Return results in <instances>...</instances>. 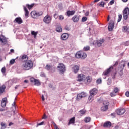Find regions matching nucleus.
Listing matches in <instances>:
<instances>
[{"label":"nucleus","instance_id":"nucleus-22","mask_svg":"<svg viewBox=\"0 0 129 129\" xmlns=\"http://www.w3.org/2000/svg\"><path fill=\"white\" fill-rule=\"evenodd\" d=\"M31 16L33 19H37V11H32L31 13Z\"/></svg>","mask_w":129,"mask_h":129},{"label":"nucleus","instance_id":"nucleus-6","mask_svg":"<svg viewBox=\"0 0 129 129\" xmlns=\"http://www.w3.org/2000/svg\"><path fill=\"white\" fill-rule=\"evenodd\" d=\"M0 42L1 43L6 45V44H8V38L5 36H4V35H0Z\"/></svg>","mask_w":129,"mask_h":129},{"label":"nucleus","instance_id":"nucleus-42","mask_svg":"<svg viewBox=\"0 0 129 129\" xmlns=\"http://www.w3.org/2000/svg\"><path fill=\"white\" fill-rule=\"evenodd\" d=\"M84 51H89L90 50V47L89 46H87L84 47Z\"/></svg>","mask_w":129,"mask_h":129},{"label":"nucleus","instance_id":"nucleus-36","mask_svg":"<svg viewBox=\"0 0 129 129\" xmlns=\"http://www.w3.org/2000/svg\"><path fill=\"white\" fill-rule=\"evenodd\" d=\"M81 56H82V53L80 52H78L75 55L76 58H81Z\"/></svg>","mask_w":129,"mask_h":129},{"label":"nucleus","instance_id":"nucleus-44","mask_svg":"<svg viewBox=\"0 0 129 129\" xmlns=\"http://www.w3.org/2000/svg\"><path fill=\"white\" fill-rule=\"evenodd\" d=\"M6 105H7V103H5L4 102H1L2 107H6Z\"/></svg>","mask_w":129,"mask_h":129},{"label":"nucleus","instance_id":"nucleus-29","mask_svg":"<svg viewBox=\"0 0 129 129\" xmlns=\"http://www.w3.org/2000/svg\"><path fill=\"white\" fill-rule=\"evenodd\" d=\"M98 6L99 7H101V8H104V6H105V3L103 1H102L98 4Z\"/></svg>","mask_w":129,"mask_h":129},{"label":"nucleus","instance_id":"nucleus-4","mask_svg":"<svg viewBox=\"0 0 129 129\" xmlns=\"http://www.w3.org/2000/svg\"><path fill=\"white\" fill-rule=\"evenodd\" d=\"M129 15V9L128 8H126L124 9L123 12V16L124 20H127V18H128Z\"/></svg>","mask_w":129,"mask_h":129},{"label":"nucleus","instance_id":"nucleus-60","mask_svg":"<svg viewBox=\"0 0 129 129\" xmlns=\"http://www.w3.org/2000/svg\"><path fill=\"white\" fill-rule=\"evenodd\" d=\"M125 95H126V96H127V97H129V92L128 91H127L125 93Z\"/></svg>","mask_w":129,"mask_h":129},{"label":"nucleus","instance_id":"nucleus-63","mask_svg":"<svg viewBox=\"0 0 129 129\" xmlns=\"http://www.w3.org/2000/svg\"><path fill=\"white\" fill-rule=\"evenodd\" d=\"M129 45V42L126 41L125 43V46H128Z\"/></svg>","mask_w":129,"mask_h":129},{"label":"nucleus","instance_id":"nucleus-38","mask_svg":"<svg viewBox=\"0 0 129 129\" xmlns=\"http://www.w3.org/2000/svg\"><path fill=\"white\" fill-rule=\"evenodd\" d=\"M26 7H27L29 10H31V9H33V7H34V4H31L30 5L29 4H27L26 5Z\"/></svg>","mask_w":129,"mask_h":129},{"label":"nucleus","instance_id":"nucleus-27","mask_svg":"<svg viewBox=\"0 0 129 129\" xmlns=\"http://www.w3.org/2000/svg\"><path fill=\"white\" fill-rule=\"evenodd\" d=\"M80 113V115L81 116H83V115H84L86 113V110L84 109L81 110L79 111Z\"/></svg>","mask_w":129,"mask_h":129},{"label":"nucleus","instance_id":"nucleus-16","mask_svg":"<svg viewBox=\"0 0 129 129\" xmlns=\"http://www.w3.org/2000/svg\"><path fill=\"white\" fill-rule=\"evenodd\" d=\"M6 88H7V87L5 85L0 86V95H2L3 93H5L6 92Z\"/></svg>","mask_w":129,"mask_h":129},{"label":"nucleus","instance_id":"nucleus-51","mask_svg":"<svg viewBox=\"0 0 129 129\" xmlns=\"http://www.w3.org/2000/svg\"><path fill=\"white\" fill-rule=\"evenodd\" d=\"M53 17L55 20H57V19H58V14H57V13H55L53 15Z\"/></svg>","mask_w":129,"mask_h":129},{"label":"nucleus","instance_id":"nucleus-53","mask_svg":"<svg viewBox=\"0 0 129 129\" xmlns=\"http://www.w3.org/2000/svg\"><path fill=\"white\" fill-rule=\"evenodd\" d=\"M59 20H60V21H61V20H64V16L62 15H60L59 16Z\"/></svg>","mask_w":129,"mask_h":129},{"label":"nucleus","instance_id":"nucleus-28","mask_svg":"<svg viewBox=\"0 0 129 129\" xmlns=\"http://www.w3.org/2000/svg\"><path fill=\"white\" fill-rule=\"evenodd\" d=\"M56 31L58 33H61L62 32V28L60 25H57L56 27Z\"/></svg>","mask_w":129,"mask_h":129},{"label":"nucleus","instance_id":"nucleus-5","mask_svg":"<svg viewBox=\"0 0 129 129\" xmlns=\"http://www.w3.org/2000/svg\"><path fill=\"white\" fill-rule=\"evenodd\" d=\"M30 82H31L32 83H34V85H35L36 86H40V85H41V83L40 82V81L34 78H30Z\"/></svg>","mask_w":129,"mask_h":129},{"label":"nucleus","instance_id":"nucleus-41","mask_svg":"<svg viewBox=\"0 0 129 129\" xmlns=\"http://www.w3.org/2000/svg\"><path fill=\"white\" fill-rule=\"evenodd\" d=\"M101 82H102V80H101V78L97 79L96 81L97 84H101Z\"/></svg>","mask_w":129,"mask_h":129},{"label":"nucleus","instance_id":"nucleus-15","mask_svg":"<svg viewBox=\"0 0 129 129\" xmlns=\"http://www.w3.org/2000/svg\"><path fill=\"white\" fill-rule=\"evenodd\" d=\"M61 40L62 41H66V40H67L68 38H69V34L68 33H63L60 37Z\"/></svg>","mask_w":129,"mask_h":129},{"label":"nucleus","instance_id":"nucleus-46","mask_svg":"<svg viewBox=\"0 0 129 129\" xmlns=\"http://www.w3.org/2000/svg\"><path fill=\"white\" fill-rule=\"evenodd\" d=\"M44 123H45V121H42V122H41L40 123H38V124H37L36 126H37V127H38V126L39 125H43V124H44Z\"/></svg>","mask_w":129,"mask_h":129},{"label":"nucleus","instance_id":"nucleus-26","mask_svg":"<svg viewBox=\"0 0 129 129\" xmlns=\"http://www.w3.org/2000/svg\"><path fill=\"white\" fill-rule=\"evenodd\" d=\"M86 79L87 80V82L88 83H90L91 82H92V77L91 76H87L86 78Z\"/></svg>","mask_w":129,"mask_h":129},{"label":"nucleus","instance_id":"nucleus-2","mask_svg":"<svg viewBox=\"0 0 129 129\" xmlns=\"http://www.w3.org/2000/svg\"><path fill=\"white\" fill-rule=\"evenodd\" d=\"M97 92H98V90L96 88H93L90 91V96L88 98V100L91 102L93 100V97H94L95 95L97 94Z\"/></svg>","mask_w":129,"mask_h":129},{"label":"nucleus","instance_id":"nucleus-59","mask_svg":"<svg viewBox=\"0 0 129 129\" xmlns=\"http://www.w3.org/2000/svg\"><path fill=\"white\" fill-rule=\"evenodd\" d=\"M41 99H42V101H45V98L44 97V95H42Z\"/></svg>","mask_w":129,"mask_h":129},{"label":"nucleus","instance_id":"nucleus-55","mask_svg":"<svg viewBox=\"0 0 129 129\" xmlns=\"http://www.w3.org/2000/svg\"><path fill=\"white\" fill-rule=\"evenodd\" d=\"M69 28H70V26H68V25H67L66 27H65V29L66 30H67V31H69V30H70V29H69Z\"/></svg>","mask_w":129,"mask_h":129},{"label":"nucleus","instance_id":"nucleus-58","mask_svg":"<svg viewBox=\"0 0 129 129\" xmlns=\"http://www.w3.org/2000/svg\"><path fill=\"white\" fill-rule=\"evenodd\" d=\"M12 106H13V107H14V108H16V102H14L12 104Z\"/></svg>","mask_w":129,"mask_h":129},{"label":"nucleus","instance_id":"nucleus-14","mask_svg":"<svg viewBox=\"0 0 129 129\" xmlns=\"http://www.w3.org/2000/svg\"><path fill=\"white\" fill-rule=\"evenodd\" d=\"M20 59L22 62H26L28 61L29 59V56H28V55L26 54H24L22 55V57H20Z\"/></svg>","mask_w":129,"mask_h":129},{"label":"nucleus","instance_id":"nucleus-24","mask_svg":"<svg viewBox=\"0 0 129 129\" xmlns=\"http://www.w3.org/2000/svg\"><path fill=\"white\" fill-rule=\"evenodd\" d=\"M72 123H75V117H73L70 119L68 125H70V124H72Z\"/></svg>","mask_w":129,"mask_h":129},{"label":"nucleus","instance_id":"nucleus-9","mask_svg":"<svg viewBox=\"0 0 129 129\" xmlns=\"http://www.w3.org/2000/svg\"><path fill=\"white\" fill-rule=\"evenodd\" d=\"M51 21L52 19L51 18V16L48 15H47L43 19V22H44L45 24H50Z\"/></svg>","mask_w":129,"mask_h":129},{"label":"nucleus","instance_id":"nucleus-12","mask_svg":"<svg viewBox=\"0 0 129 129\" xmlns=\"http://www.w3.org/2000/svg\"><path fill=\"white\" fill-rule=\"evenodd\" d=\"M116 112L118 115H122L124 112H125V109H118L116 110Z\"/></svg>","mask_w":129,"mask_h":129},{"label":"nucleus","instance_id":"nucleus-18","mask_svg":"<svg viewBox=\"0 0 129 129\" xmlns=\"http://www.w3.org/2000/svg\"><path fill=\"white\" fill-rule=\"evenodd\" d=\"M14 23H17V24H19L20 25L22 24V23H23V20H22V18H21V17H17L14 21Z\"/></svg>","mask_w":129,"mask_h":129},{"label":"nucleus","instance_id":"nucleus-54","mask_svg":"<svg viewBox=\"0 0 129 129\" xmlns=\"http://www.w3.org/2000/svg\"><path fill=\"white\" fill-rule=\"evenodd\" d=\"M108 85H110L111 84V80H108L107 81Z\"/></svg>","mask_w":129,"mask_h":129},{"label":"nucleus","instance_id":"nucleus-8","mask_svg":"<svg viewBox=\"0 0 129 129\" xmlns=\"http://www.w3.org/2000/svg\"><path fill=\"white\" fill-rule=\"evenodd\" d=\"M83 97H86V93L84 92H82V93L77 95L76 100H80V99H81V98H83Z\"/></svg>","mask_w":129,"mask_h":129},{"label":"nucleus","instance_id":"nucleus-48","mask_svg":"<svg viewBox=\"0 0 129 129\" xmlns=\"http://www.w3.org/2000/svg\"><path fill=\"white\" fill-rule=\"evenodd\" d=\"M115 93H115V92L113 91V92H112L110 94V96H111V97L115 96Z\"/></svg>","mask_w":129,"mask_h":129},{"label":"nucleus","instance_id":"nucleus-50","mask_svg":"<svg viewBox=\"0 0 129 129\" xmlns=\"http://www.w3.org/2000/svg\"><path fill=\"white\" fill-rule=\"evenodd\" d=\"M124 67H125V63H123L121 65L120 69L123 70Z\"/></svg>","mask_w":129,"mask_h":129},{"label":"nucleus","instance_id":"nucleus-45","mask_svg":"<svg viewBox=\"0 0 129 129\" xmlns=\"http://www.w3.org/2000/svg\"><path fill=\"white\" fill-rule=\"evenodd\" d=\"M87 21V17H84L82 18V22L84 23V22H86Z\"/></svg>","mask_w":129,"mask_h":129},{"label":"nucleus","instance_id":"nucleus-10","mask_svg":"<svg viewBox=\"0 0 129 129\" xmlns=\"http://www.w3.org/2000/svg\"><path fill=\"white\" fill-rule=\"evenodd\" d=\"M45 69L48 71H51V72H55V67H53V66L50 64H47L45 66Z\"/></svg>","mask_w":129,"mask_h":129},{"label":"nucleus","instance_id":"nucleus-62","mask_svg":"<svg viewBox=\"0 0 129 129\" xmlns=\"http://www.w3.org/2000/svg\"><path fill=\"white\" fill-rule=\"evenodd\" d=\"M1 125H2V126H5L6 125V123H5L4 122H2Z\"/></svg>","mask_w":129,"mask_h":129},{"label":"nucleus","instance_id":"nucleus-1","mask_svg":"<svg viewBox=\"0 0 129 129\" xmlns=\"http://www.w3.org/2000/svg\"><path fill=\"white\" fill-rule=\"evenodd\" d=\"M34 67V62L31 60H28L25 61L22 66L23 70H30L33 69Z\"/></svg>","mask_w":129,"mask_h":129},{"label":"nucleus","instance_id":"nucleus-11","mask_svg":"<svg viewBox=\"0 0 129 129\" xmlns=\"http://www.w3.org/2000/svg\"><path fill=\"white\" fill-rule=\"evenodd\" d=\"M85 79V75L83 74H78L77 77V81H79V82H81V81H83Z\"/></svg>","mask_w":129,"mask_h":129},{"label":"nucleus","instance_id":"nucleus-13","mask_svg":"<svg viewBox=\"0 0 129 129\" xmlns=\"http://www.w3.org/2000/svg\"><path fill=\"white\" fill-rule=\"evenodd\" d=\"M111 69H113V68L111 67L109 68L103 73L102 75L104 76H107V75L111 72Z\"/></svg>","mask_w":129,"mask_h":129},{"label":"nucleus","instance_id":"nucleus-52","mask_svg":"<svg viewBox=\"0 0 129 129\" xmlns=\"http://www.w3.org/2000/svg\"><path fill=\"white\" fill-rule=\"evenodd\" d=\"M113 4H114V0H111L109 3V5L110 6H112V5H113Z\"/></svg>","mask_w":129,"mask_h":129},{"label":"nucleus","instance_id":"nucleus-57","mask_svg":"<svg viewBox=\"0 0 129 129\" xmlns=\"http://www.w3.org/2000/svg\"><path fill=\"white\" fill-rule=\"evenodd\" d=\"M98 103H101L102 102V99H98Z\"/></svg>","mask_w":129,"mask_h":129},{"label":"nucleus","instance_id":"nucleus-32","mask_svg":"<svg viewBox=\"0 0 129 129\" xmlns=\"http://www.w3.org/2000/svg\"><path fill=\"white\" fill-rule=\"evenodd\" d=\"M6 71H7V69H6V67H4L2 68L1 72L3 74V75H6Z\"/></svg>","mask_w":129,"mask_h":129},{"label":"nucleus","instance_id":"nucleus-31","mask_svg":"<svg viewBox=\"0 0 129 129\" xmlns=\"http://www.w3.org/2000/svg\"><path fill=\"white\" fill-rule=\"evenodd\" d=\"M24 12H25V16L26 17H28V16H29V11H28V9L26 8V7H24Z\"/></svg>","mask_w":129,"mask_h":129},{"label":"nucleus","instance_id":"nucleus-23","mask_svg":"<svg viewBox=\"0 0 129 129\" xmlns=\"http://www.w3.org/2000/svg\"><path fill=\"white\" fill-rule=\"evenodd\" d=\"M72 20L74 23H77L79 21V16L75 15L72 18Z\"/></svg>","mask_w":129,"mask_h":129},{"label":"nucleus","instance_id":"nucleus-39","mask_svg":"<svg viewBox=\"0 0 129 129\" xmlns=\"http://www.w3.org/2000/svg\"><path fill=\"white\" fill-rule=\"evenodd\" d=\"M121 19H122V15L120 14L118 15L117 22L119 23V22H120V21H121Z\"/></svg>","mask_w":129,"mask_h":129},{"label":"nucleus","instance_id":"nucleus-64","mask_svg":"<svg viewBox=\"0 0 129 129\" xmlns=\"http://www.w3.org/2000/svg\"><path fill=\"white\" fill-rule=\"evenodd\" d=\"M118 127H119L118 125H116V126H115L114 128L115 129H118Z\"/></svg>","mask_w":129,"mask_h":129},{"label":"nucleus","instance_id":"nucleus-3","mask_svg":"<svg viewBox=\"0 0 129 129\" xmlns=\"http://www.w3.org/2000/svg\"><path fill=\"white\" fill-rule=\"evenodd\" d=\"M57 68L60 74H64V72L66 71V68L64 64L62 63H59L58 66H57Z\"/></svg>","mask_w":129,"mask_h":129},{"label":"nucleus","instance_id":"nucleus-34","mask_svg":"<svg viewBox=\"0 0 129 129\" xmlns=\"http://www.w3.org/2000/svg\"><path fill=\"white\" fill-rule=\"evenodd\" d=\"M91 120V118L90 117H86L84 119V121L86 123L89 122Z\"/></svg>","mask_w":129,"mask_h":129},{"label":"nucleus","instance_id":"nucleus-40","mask_svg":"<svg viewBox=\"0 0 129 129\" xmlns=\"http://www.w3.org/2000/svg\"><path fill=\"white\" fill-rule=\"evenodd\" d=\"M87 57V55L85 53H82L81 58L83 59H85Z\"/></svg>","mask_w":129,"mask_h":129},{"label":"nucleus","instance_id":"nucleus-17","mask_svg":"<svg viewBox=\"0 0 129 129\" xmlns=\"http://www.w3.org/2000/svg\"><path fill=\"white\" fill-rule=\"evenodd\" d=\"M72 70L75 74L78 73V72L79 71V66L75 65L72 68Z\"/></svg>","mask_w":129,"mask_h":129},{"label":"nucleus","instance_id":"nucleus-43","mask_svg":"<svg viewBox=\"0 0 129 129\" xmlns=\"http://www.w3.org/2000/svg\"><path fill=\"white\" fill-rule=\"evenodd\" d=\"M15 62H16V59H12L10 60V64H11V65H13V64H14L15 63Z\"/></svg>","mask_w":129,"mask_h":129},{"label":"nucleus","instance_id":"nucleus-7","mask_svg":"<svg viewBox=\"0 0 129 129\" xmlns=\"http://www.w3.org/2000/svg\"><path fill=\"white\" fill-rule=\"evenodd\" d=\"M104 106L101 108V110L103 111H105V110H107L108 109V105H109V102L107 101H105L103 102Z\"/></svg>","mask_w":129,"mask_h":129},{"label":"nucleus","instance_id":"nucleus-61","mask_svg":"<svg viewBox=\"0 0 129 129\" xmlns=\"http://www.w3.org/2000/svg\"><path fill=\"white\" fill-rule=\"evenodd\" d=\"M115 75H116V73L113 74V77H112L113 79H114L115 78Z\"/></svg>","mask_w":129,"mask_h":129},{"label":"nucleus","instance_id":"nucleus-47","mask_svg":"<svg viewBox=\"0 0 129 129\" xmlns=\"http://www.w3.org/2000/svg\"><path fill=\"white\" fill-rule=\"evenodd\" d=\"M113 91L115 92V93H117L118 92V91H119V90L118 89V88L116 87L114 89Z\"/></svg>","mask_w":129,"mask_h":129},{"label":"nucleus","instance_id":"nucleus-30","mask_svg":"<svg viewBox=\"0 0 129 129\" xmlns=\"http://www.w3.org/2000/svg\"><path fill=\"white\" fill-rule=\"evenodd\" d=\"M31 35L32 36H34V39H36L37 38V35H38V32H35V31H31Z\"/></svg>","mask_w":129,"mask_h":129},{"label":"nucleus","instance_id":"nucleus-37","mask_svg":"<svg viewBox=\"0 0 129 129\" xmlns=\"http://www.w3.org/2000/svg\"><path fill=\"white\" fill-rule=\"evenodd\" d=\"M43 14V13L42 11L36 12L37 18H38V17H40V16H42Z\"/></svg>","mask_w":129,"mask_h":129},{"label":"nucleus","instance_id":"nucleus-21","mask_svg":"<svg viewBox=\"0 0 129 129\" xmlns=\"http://www.w3.org/2000/svg\"><path fill=\"white\" fill-rule=\"evenodd\" d=\"M103 127H110L111 126V122L110 121H106L103 125Z\"/></svg>","mask_w":129,"mask_h":129},{"label":"nucleus","instance_id":"nucleus-49","mask_svg":"<svg viewBox=\"0 0 129 129\" xmlns=\"http://www.w3.org/2000/svg\"><path fill=\"white\" fill-rule=\"evenodd\" d=\"M7 100H8V98H4L2 99V102H5V103H7Z\"/></svg>","mask_w":129,"mask_h":129},{"label":"nucleus","instance_id":"nucleus-19","mask_svg":"<svg viewBox=\"0 0 129 129\" xmlns=\"http://www.w3.org/2000/svg\"><path fill=\"white\" fill-rule=\"evenodd\" d=\"M103 42H104V39L97 40L96 42V46L97 47H100L101 45H102V43H103Z\"/></svg>","mask_w":129,"mask_h":129},{"label":"nucleus","instance_id":"nucleus-20","mask_svg":"<svg viewBox=\"0 0 129 129\" xmlns=\"http://www.w3.org/2000/svg\"><path fill=\"white\" fill-rule=\"evenodd\" d=\"M114 28V23L113 22H110L108 26V30L111 32L113 28Z\"/></svg>","mask_w":129,"mask_h":129},{"label":"nucleus","instance_id":"nucleus-35","mask_svg":"<svg viewBox=\"0 0 129 129\" xmlns=\"http://www.w3.org/2000/svg\"><path fill=\"white\" fill-rule=\"evenodd\" d=\"M118 72L120 76H122V75H123V70L121 69H119Z\"/></svg>","mask_w":129,"mask_h":129},{"label":"nucleus","instance_id":"nucleus-33","mask_svg":"<svg viewBox=\"0 0 129 129\" xmlns=\"http://www.w3.org/2000/svg\"><path fill=\"white\" fill-rule=\"evenodd\" d=\"M122 31L125 32L126 33H129V28H127V27L124 26L122 27Z\"/></svg>","mask_w":129,"mask_h":129},{"label":"nucleus","instance_id":"nucleus-56","mask_svg":"<svg viewBox=\"0 0 129 129\" xmlns=\"http://www.w3.org/2000/svg\"><path fill=\"white\" fill-rule=\"evenodd\" d=\"M47 118V116L46 114H44L43 116L42 117V119H46Z\"/></svg>","mask_w":129,"mask_h":129},{"label":"nucleus","instance_id":"nucleus-25","mask_svg":"<svg viewBox=\"0 0 129 129\" xmlns=\"http://www.w3.org/2000/svg\"><path fill=\"white\" fill-rule=\"evenodd\" d=\"M67 14L68 17H70V16H73V15L75 14V11H68L67 12Z\"/></svg>","mask_w":129,"mask_h":129}]
</instances>
